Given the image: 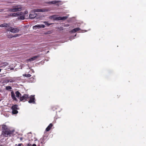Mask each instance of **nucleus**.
<instances>
[{"instance_id": "1", "label": "nucleus", "mask_w": 146, "mask_h": 146, "mask_svg": "<svg viewBox=\"0 0 146 146\" xmlns=\"http://www.w3.org/2000/svg\"><path fill=\"white\" fill-rule=\"evenodd\" d=\"M14 132V130H10L6 125H2L1 136L5 137H8L9 136H11Z\"/></svg>"}, {"instance_id": "2", "label": "nucleus", "mask_w": 146, "mask_h": 146, "mask_svg": "<svg viewBox=\"0 0 146 146\" xmlns=\"http://www.w3.org/2000/svg\"><path fill=\"white\" fill-rule=\"evenodd\" d=\"M22 7L20 5H18L17 6H14L12 7L9 9L8 11L9 12H17L21 11L22 9Z\"/></svg>"}, {"instance_id": "3", "label": "nucleus", "mask_w": 146, "mask_h": 146, "mask_svg": "<svg viewBox=\"0 0 146 146\" xmlns=\"http://www.w3.org/2000/svg\"><path fill=\"white\" fill-rule=\"evenodd\" d=\"M6 30L7 31H10L12 33H16L18 32L19 31V29L18 28H14L13 27H9L8 26V27L6 29Z\"/></svg>"}, {"instance_id": "4", "label": "nucleus", "mask_w": 146, "mask_h": 146, "mask_svg": "<svg viewBox=\"0 0 146 146\" xmlns=\"http://www.w3.org/2000/svg\"><path fill=\"white\" fill-rule=\"evenodd\" d=\"M29 98V96L27 94H24L20 96V100L21 101L25 102Z\"/></svg>"}, {"instance_id": "5", "label": "nucleus", "mask_w": 146, "mask_h": 146, "mask_svg": "<svg viewBox=\"0 0 146 146\" xmlns=\"http://www.w3.org/2000/svg\"><path fill=\"white\" fill-rule=\"evenodd\" d=\"M68 17L67 16H64L62 17H56L54 18V19L55 20H64L66 19Z\"/></svg>"}, {"instance_id": "6", "label": "nucleus", "mask_w": 146, "mask_h": 146, "mask_svg": "<svg viewBox=\"0 0 146 146\" xmlns=\"http://www.w3.org/2000/svg\"><path fill=\"white\" fill-rule=\"evenodd\" d=\"M30 100L28 102L29 103L35 104V95H31L30 97Z\"/></svg>"}, {"instance_id": "7", "label": "nucleus", "mask_w": 146, "mask_h": 146, "mask_svg": "<svg viewBox=\"0 0 146 146\" xmlns=\"http://www.w3.org/2000/svg\"><path fill=\"white\" fill-rule=\"evenodd\" d=\"M48 9H47L44 8L42 9H36L34 10L35 12H44L48 11Z\"/></svg>"}, {"instance_id": "8", "label": "nucleus", "mask_w": 146, "mask_h": 146, "mask_svg": "<svg viewBox=\"0 0 146 146\" xmlns=\"http://www.w3.org/2000/svg\"><path fill=\"white\" fill-rule=\"evenodd\" d=\"M19 14L17 15L18 18L19 19L21 20H23L25 19V15L23 13L21 12H19Z\"/></svg>"}, {"instance_id": "9", "label": "nucleus", "mask_w": 146, "mask_h": 146, "mask_svg": "<svg viewBox=\"0 0 146 146\" xmlns=\"http://www.w3.org/2000/svg\"><path fill=\"white\" fill-rule=\"evenodd\" d=\"M45 25H37L33 26V28L34 29H36L37 28H44Z\"/></svg>"}, {"instance_id": "10", "label": "nucleus", "mask_w": 146, "mask_h": 146, "mask_svg": "<svg viewBox=\"0 0 146 146\" xmlns=\"http://www.w3.org/2000/svg\"><path fill=\"white\" fill-rule=\"evenodd\" d=\"M8 65V63L7 62H2L0 64V68H4Z\"/></svg>"}, {"instance_id": "11", "label": "nucleus", "mask_w": 146, "mask_h": 146, "mask_svg": "<svg viewBox=\"0 0 146 146\" xmlns=\"http://www.w3.org/2000/svg\"><path fill=\"white\" fill-rule=\"evenodd\" d=\"M19 12L17 13H11L9 14L8 15L9 16H11L12 17H17V15L19 14Z\"/></svg>"}, {"instance_id": "12", "label": "nucleus", "mask_w": 146, "mask_h": 146, "mask_svg": "<svg viewBox=\"0 0 146 146\" xmlns=\"http://www.w3.org/2000/svg\"><path fill=\"white\" fill-rule=\"evenodd\" d=\"M39 56H33L30 58L29 59H28L27 60V61H32L35 60Z\"/></svg>"}, {"instance_id": "13", "label": "nucleus", "mask_w": 146, "mask_h": 146, "mask_svg": "<svg viewBox=\"0 0 146 146\" xmlns=\"http://www.w3.org/2000/svg\"><path fill=\"white\" fill-rule=\"evenodd\" d=\"M9 79V82L11 83H13L15 82L17 80V78L16 77L11 78L10 77Z\"/></svg>"}, {"instance_id": "14", "label": "nucleus", "mask_w": 146, "mask_h": 146, "mask_svg": "<svg viewBox=\"0 0 146 146\" xmlns=\"http://www.w3.org/2000/svg\"><path fill=\"white\" fill-rule=\"evenodd\" d=\"M36 16V14L35 13L31 14L29 15L30 19H33Z\"/></svg>"}, {"instance_id": "15", "label": "nucleus", "mask_w": 146, "mask_h": 146, "mask_svg": "<svg viewBox=\"0 0 146 146\" xmlns=\"http://www.w3.org/2000/svg\"><path fill=\"white\" fill-rule=\"evenodd\" d=\"M80 30V29L79 28H76L73 29L70 32L71 33H75Z\"/></svg>"}, {"instance_id": "16", "label": "nucleus", "mask_w": 146, "mask_h": 146, "mask_svg": "<svg viewBox=\"0 0 146 146\" xmlns=\"http://www.w3.org/2000/svg\"><path fill=\"white\" fill-rule=\"evenodd\" d=\"M36 81V79L34 77H32L30 78L29 80V82H34Z\"/></svg>"}, {"instance_id": "17", "label": "nucleus", "mask_w": 146, "mask_h": 146, "mask_svg": "<svg viewBox=\"0 0 146 146\" xmlns=\"http://www.w3.org/2000/svg\"><path fill=\"white\" fill-rule=\"evenodd\" d=\"M52 125H53L52 123H50L46 128V131H49L51 128L52 126Z\"/></svg>"}, {"instance_id": "18", "label": "nucleus", "mask_w": 146, "mask_h": 146, "mask_svg": "<svg viewBox=\"0 0 146 146\" xmlns=\"http://www.w3.org/2000/svg\"><path fill=\"white\" fill-rule=\"evenodd\" d=\"M59 1H53L48 2L47 3L49 4H55Z\"/></svg>"}, {"instance_id": "19", "label": "nucleus", "mask_w": 146, "mask_h": 146, "mask_svg": "<svg viewBox=\"0 0 146 146\" xmlns=\"http://www.w3.org/2000/svg\"><path fill=\"white\" fill-rule=\"evenodd\" d=\"M15 94H16V96L17 97L19 98H20V96H21V95L20 94V93L18 91H16L15 92Z\"/></svg>"}, {"instance_id": "20", "label": "nucleus", "mask_w": 146, "mask_h": 146, "mask_svg": "<svg viewBox=\"0 0 146 146\" xmlns=\"http://www.w3.org/2000/svg\"><path fill=\"white\" fill-rule=\"evenodd\" d=\"M18 106L16 105H13L12 107V110H17L18 109Z\"/></svg>"}, {"instance_id": "21", "label": "nucleus", "mask_w": 146, "mask_h": 146, "mask_svg": "<svg viewBox=\"0 0 146 146\" xmlns=\"http://www.w3.org/2000/svg\"><path fill=\"white\" fill-rule=\"evenodd\" d=\"M11 97H12V98L13 100H17V99L16 98V97H15V95L14 94V93H11Z\"/></svg>"}, {"instance_id": "22", "label": "nucleus", "mask_w": 146, "mask_h": 146, "mask_svg": "<svg viewBox=\"0 0 146 146\" xmlns=\"http://www.w3.org/2000/svg\"><path fill=\"white\" fill-rule=\"evenodd\" d=\"M8 25L7 23H4L1 25H0V27H7V28L8 27L7 26Z\"/></svg>"}, {"instance_id": "23", "label": "nucleus", "mask_w": 146, "mask_h": 146, "mask_svg": "<svg viewBox=\"0 0 146 146\" xmlns=\"http://www.w3.org/2000/svg\"><path fill=\"white\" fill-rule=\"evenodd\" d=\"M23 76L26 77H29L31 76V75L30 74H23Z\"/></svg>"}, {"instance_id": "24", "label": "nucleus", "mask_w": 146, "mask_h": 146, "mask_svg": "<svg viewBox=\"0 0 146 146\" xmlns=\"http://www.w3.org/2000/svg\"><path fill=\"white\" fill-rule=\"evenodd\" d=\"M59 1L55 4L56 5L59 6L62 4V3H61V1Z\"/></svg>"}, {"instance_id": "25", "label": "nucleus", "mask_w": 146, "mask_h": 146, "mask_svg": "<svg viewBox=\"0 0 146 146\" xmlns=\"http://www.w3.org/2000/svg\"><path fill=\"white\" fill-rule=\"evenodd\" d=\"M18 111L17 110H12V113L13 114H16L18 113Z\"/></svg>"}, {"instance_id": "26", "label": "nucleus", "mask_w": 146, "mask_h": 146, "mask_svg": "<svg viewBox=\"0 0 146 146\" xmlns=\"http://www.w3.org/2000/svg\"><path fill=\"white\" fill-rule=\"evenodd\" d=\"M43 23H44L45 25L48 26H49L52 24V23H48V22L46 21H44Z\"/></svg>"}, {"instance_id": "27", "label": "nucleus", "mask_w": 146, "mask_h": 146, "mask_svg": "<svg viewBox=\"0 0 146 146\" xmlns=\"http://www.w3.org/2000/svg\"><path fill=\"white\" fill-rule=\"evenodd\" d=\"M6 89L7 90H9L11 89L12 88L10 86H7L6 87Z\"/></svg>"}, {"instance_id": "28", "label": "nucleus", "mask_w": 146, "mask_h": 146, "mask_svg": "<svg viewBox=\"0 0 146 146\" xmlns=\"http://www.w3.org/2000/svg\"><path fill=\"white\" fill-rule=\"evenodd\" d=\"M5 82L7 83L9 82V79H6L5 81Z\"/></svg>"}, {"instance_id": "29", "label": "nucleus", "mask_w": 146, "mask_h": 146, "mask_svg": "<svg viewBox=\"0 0 146 146\" xmlns=\"http://www.w3.org/2000/svg\"><path fill=\"white\" fill-rule=\"evenodd\" d=\"M14 37V36L13 35H8V38H12Z\"/></svg>"}, {"instance_id": "30", "label": "nucleus", "mask_w": 146, "mask_h": 146, "mask_svg": "<svg viewBox=\"0 0 146 146\" xmlns=\"http://www.w3.org/2000/svg\"><path fill=\"white\" fill-rule=\"evenodd\" d=\"M20 35L18 34H15L14 36V37H17L18 36H19Z\"/></svg>"}, {"instance_id": "31", "label": "nucleus", "mask_w": 146, "mask_h": 146, "mask_svg": "<svg viewBox=\"0 0 146 146\" xmlns=\"http://www.w3.org/2000/svg\"><path fill=\"white\" fill-rule=\"evenodd\" d=\"M32 145L30 143L28 144L27 146H32Z\"/></svg>"}, {"instance_id": "32", "label": "nucleus", "mask_w": 146, "mask_h": 146, "mask_svg": "<svg viewBox=\"0 0 146 146\" xmlns=\"http://www.w3.org/2000/svg\"><path fill=\"white\" fill-rule=\"evenodd\" d=\"M22 145H23L22 144H19L17 145V146H21Z\"/></svg>"}, {"instance_id": "33", "label": "nucleus", "mask_w": 146, "mask_h": 146, "mask_svg": "<svg viewBox=\"0 0 146 146\" xmlns=\"http://www.w3.org/2000/svg\"><path fill=\"white\" fill-rule=\"evenodd\" d=\"M32 146H36V145L35 144H33L32 145Z\"/></svg>"}, {"instance_id": "34", "label": "nucleus", "mask_w": 146, "mask_h": 146, "mask_svg": "<svg viewBox=\"0 0 146 146\" xmlns=\"http://www.w3.org/2000/svg\"><path fill=\"white\" fill-rule=\"evenodd\" d=\"M50 33H49V32H48L46 33H45V34H49Z\"/></svg>"}, {"instance_id": "35", "label": "nucleus", "mask_w": 146, "mask_h": 146, "mask_svg": "<svg viewBox=\"0 0 146 146\" xmlns=\"http://www.w3.org/2000/svg\"><path fill=\"white\" fill-rule=\"evenodd\" d=\"M20 140L21 141V140H22V139H23V138H22V137H20Z\"/></svg>"}, {"instance_id": "36", "label": "nucleus", "mask_w": 146, "mask_h": 146, "mask_svg": "<svg viewBox=\"0 0 146 146\" xmlns=\"http://www.w3.org/2000/svg\"><path fill=\"white\" fill-rule=\"evenodd\" d=\"M31 70H32V72H33V73L34 72V71L33 70L31 69Z\"/></svg>"}, {"instance_id": "37", "label": "nucleus", "mask_w": 146, "mask_h": 146, "mask_svg": "<svg viewBox=\"0 0 146 146\" xmlns=\"http://www.w3.org/2000/svg\"><path fill=\"white\" fill-rule=\"evenodd\" d=\"M14 69V68H10V70H13Z\"/></svg>"}, {"instance_id": "38", "label": "nucleus", "mask_w": 146, "mask_h": 146, "mask_svg": "<svg viewBox=\"0 0 146 146\" xmlns=\"http://www.w3.org/2000/svg\"><path fill=\"white\" fill-rule=\"evenodd\" d=\"M65 26H66V27L68 26H69V25H68V24H67V25H65Z\"/></svg>"}, {"instance_id": "39", "label": "nucleus", "mask_w": 146, "mask_h": 146, "mask_svg": "<svg viewBox=\"0 0 146 146\" xmlns=\"http://www.w3.org/2000/svg\"><path fill=\"white\" fill-rule=\"evenodd\" d=\"M42 140H43V139H42ZM43 141H43V140H42L41 141V143H42V142H43Z\"/></svg>"}, {"instance_id": "40", "label": "nucleus", "mask_w": 146, "mask_h": 146, "mask_svg": "<svg viewBox=\"0 0 146 146\" xmlns=\"http://www.w3.org/2000/svg\"><path fill=\"white\" fill-rule=\"evenodd\" d=\"M3 146V145L0 144V146Z\"/></svg>"}, {"instance_id": "41", "label": "nucleus", "mask_w": 146, "mask_h": 146, "mask_svg": "<svg viewBox=\"0 0 146 146\" xmlns=\"http://www.w3.org/2000/svg\"><path fill=\"white\" fill-rule=\"evenodd\" d=\"M1 69H0V72H1Z\"/></svg>"}, {"instance_id": "42", "label": "nucleus", "mask_w": 146, "mask_h": 146, "mask_svg": "<svg viewBox=\"0 0 146 146\" xmlns=\"http://www.w3.org/2000/svg\"><path fill=\"white\" fill-rule=\"evenodd\" d=\"M83 31H81V32H83Z\"/></svg>"}, {"instance_id": "43", "label": "nucleus", "mask_w": 146, "mask_h": 146, "mask_svg": "<svg viewBox=\"0 0 146 146\" xmlns=\"http://www.w3.org/2000/svg\"><path fill=\"white\" fill-rule=\"evenodd\" d=\"M78 26H80L79 25H78Z\"/></svg>"}, {"instance_id": "44", "label": "nucleus", "mask_w": 146, "mask_h": 146, "mask_svg": "<svg viewBox=\"0 0 146 146\" xmlns=\"http://www.w3.org/2000/svg\"><path fill=\"white\" fill-rule=\"evenodd\" d=\"M49 52V51H48L47 52L48 53V52Z\"/></svg>"}, {"instance_id": "45", "label": "nucleus", "mask_w": 146, "mask_h": 146, "mask_svg": "<svg viewBox=\"0 0 146 146\" xmlns=\"http://www.w3.org/2000/svg\"><path fill=\"white\" fill-rule=\"evenodd\" d=\"M76 36V35H75V36Z\"/></svg>"}]
</instances>
